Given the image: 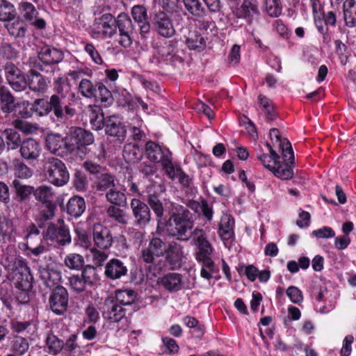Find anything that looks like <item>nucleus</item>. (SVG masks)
Here are the masks:
<instances>
[{
	"label": "nucleus",
	"instance_id": "obj_1",
	"mask_svg": "<svg viewBox=\"0 0 356 356\" xmlns=\"http://www.w3.org/2000/svg\"><path fill=\"white\" fill-rule=\"evenodd\" d=\"M147 205L152 210L156 220V233L161 234L165 231L176 239H187L188 231L193 228L195 216L186 207L179 203L169 202L165 210L168 215L164 216V206L161 196L156 193L147 195Z\"/></svg>",
	"mask_w": 356,
	"mask_h": 356
},
{
	"label": "nucleus",
	"instance_id": "obj_2",
	"mask_svg": "<svg viewBox=\"0 0 356 356\" xmlns=\"http://www.w3.org/2000/svg\"><path fill=\"white\" fill-rule=\"evenodd\" d=\"M45 263L38 264V274L43 284L51 289L49 296L48 305L56 315H63L67 310L69 293L66 288L60 284L62 275L57 264L51 257L45 256Z\"/></svg>",
	"mask_w": 356,
	"mask_h": 356
},
{
	"label": "nucleus",
	"instance_id": "obj_3",
	"mask_svg": "<svg viewBox=\"0 0 356 356\" xmlns=\"http://www.w3.org/2000/svg\"><path fill=\"white\" fill-rule=\"evenodd\" d=\"M192 229L193 228L188 231L187 239L178 240L188 241L192 238V243L196 246L195 259L199 264H202L201 277L209 280L213 274L218 271L211 258L213 248L207 239V233L203 229L196 227L193 231Z\"/></svg>",
	"mask_w": 356,
	"mask_h": 356
},
{
	"label": "nucleus",
	"instance_id": "obj_4",
	"mask_svg": "<svg viewBox=\"0 0 356 356\" xmlns=\"http://www.w3.org/2000/svg\"><path fill=\"white\" fill-rule=\"evenodd\" d=\"M10 262L8 268L11 271L10 276L15 288L21 291L30 292L33 289L34 277L27 261L19 256L13 257Z\"/></svg>",
	"mask_w": 356,
	"mask_h": 356
},
{
	"label": "nucleus",
	"instance_id": "obj_5",
	"mask_svg": "<svg viewBox=\"0 0 356 356\" xmlns=\"http://www.w3.org/2000/svg\"><path fill=\"white\" fill-rule=\"evenodd\" d=\"M78 89L83 97L94 98L104 107H108L113 103V93L102 81L92 82L90 79H82Z\"/></svg>",
	"mask_w": 356,
	"mask_h": 356
},
{
	"label": "nucleus",
	"instance_id": "obj_6",
	"mask_svg": "<svg viewBox=\"0 0 356 356\" xmlns=\"http://www.w3.org/2000/svg\"><path fill=\"white\" fill-rule=\"evenodd\" d=\"M38 57L40 62L35 58L30 59V67L51 74H54L56 65L63 60L64 55L61 50L44 45L39 51Z\"/></svg>",
	"mask_w": 356,
	"mask_h": 356
},
{
	"label": "nucleus",
	"instance_id": "obj_7",
	"mask_svg": "<svg viewBox=\"0 0 356 356\" xmlns=\"http://www.w3.org/2000/svg\"><path fill=\"white\" fill-rule=\"evenodd\" d=\"M44 174L47 180L57 187L66 185L70 180V173L65 163L55 157L47 159L44 164Z\"/></svg>",
	"mask_w": 356,
	"mask_h": 356
},
{
	"label": "nucleus",
	"instance_id": "obj_8",
	"mask_svg": "<svg viewBox=\"0 0 356 356\" xmlns=\"http://www.w3.org/2000/svg\"><path fill=\"white\" fill-rule=\"evenodd\" d=\"M99 281L97 269L92 265L86 266L81 274L72 275L69 278L71 289L76 293H81L93 288Z\"/></svg>",
	"mask_w": 356,
	"mask_h": 356
},
{
	"label": "nucleus",
	"instance_id": "obj_9",
	"mask_svg": "<svg viewBox=\"0 0 356 356\" xmlns=\"http://www.w3.org/2000/svg\"><path fill=\"white\" fill-rule=\"evenodd\" d=\"M43 238L58 246H65L72 241L70 228L65 224L63 219H58L56 224L48 223L46 229L43 232Z\"/></svg>",
	"mask_w": 356,
	"mask_h": 356
},
{
	"label": "nucleus",
	"instance_id": "obj_10",
	"mask_svg": "<svg viewBox=\"0 0 356 356\" xmlns=\"http://www.w3.org/2000/svg\"><path fill=\"white\" fill-rule=\"evenodd\" d=\"M163 266L170 270L180 269L185 263L184 247L176 241L168 243V247L163 254Z\"/></svg>",
	"mask_w": 356,
	"mask_h": 356
},
{
	"label": "nucleus",
	"instance_id": "obj_11",
	"mask_svg": "<svg viewBox=\"0 0 356 356\" xmlns=\"http://www.w3.org/2000/svg\"><path fill=\"white\" fill-rule=\"evenodd\" d=\"M51 112L58 122H63L74 116L76 109L64 97L52 95L49 97V113Z\"/></svg>",
	"mask_w": 356,
	"mask_h": 356
},
{
	"label": "nucleus",
	"instance_id": "obj_12",
	"mask_svg": "<svg viewBox=\"0 0 356 356\" xmlns=\"http://www.w3.org/2000/svg\"><path fill=\"white\" fill-rule=\"evenodd\" d=\"M117 29L120 33V39L118 42L124 48L129 47L132 43L134 34L136 33L135 26L130 17L122 13L116 18L115 31Z\"/></svg>",
	"mask_w": 356,
	"mask_h": 356
},
{
	"label": "nucleus",
	"instance_id": "obj_13",
	"mask_svg": "<svg viewBox=\"0 0 356 356\" xmlns=\"http://www.w3.org/2000/svg\"><path fill=\"white\" fill-rule=\"evenodd\" d=\"M130 208L133 225L145 229L152 219L149 206L138 198H133L130 202Z\"/></svg>",
	"mask_w": 356,
	"mask_h": 356
},
{
	"label": "nucleus",
	"instance_id": "obj_14",
	"mask_svg": "<svg viewBox=\"0 0 356 356\" xmlns=\"http://www.w3.org/2000/svg\"><path fill=\"white\" fill-rule=\"evenodd\" d=\"M4 75L8 83L15 91L22 92L27 88L26 76L14 63H6Z\"/></svg>",
	"mask_w": 356,
	"mask_h": 356
},
{
	"label": "nucleus",
	"instance_id": "obj_15",
	"mask_svg": "<svg viewBox=\"0 0 356 356\" xmlns=\"http://www.w3.org/2000/svg\"><path fill=\"white\" fill-rule=\"evenodd\" d=\"M93 134L84 129L78 127L72 133L70 143L72 152L76 151L77 153L86 154L87 147L94 143Z\"/></svg>",
	"mask_w": 356,
	"mask_h": 356
},
{
	"label": "nucleus",
	"instance_id": "obj_16",
	"mask_svg": "<svg viewBox=\"0 0 356 356\" xmlns=\"http://www.w3.org/2000/svg\"><path fill=\"white\" fill-rule=\"evenodd\" d=\"M168 243L158 236H152L150 238L147 248L142 250L141 257L146 264H153L155 257H161L163 256Z\"/></svg>",
	"mask_w": 356,
	"mask_h": 356
},
{
	"label": "nucleus",
	"instance_id": "obj_17",
	"mask_svg": "<svg viewBox=\"0 0 356 356\" xmlns=\"http://www.w3.org/2000/svg\"><path fill=\"white\" fill-rule=\"evenodd\" d=\"M45 143L47 149L56 155L63 156L67 153H72L69 138L59 134H48Z\"/></svg>",
	"mask_w": 356,
	"mask_h": 356
},
{
	"label": "nucleus",
	"instance_id": "obj_18",
	"mask_svg": "<svg viewBox=\"0 0 356 356\" xmlns=\"http://www.w3.org/2000/svg\"><path fill=\"white\" fill-rule=\"evenodd\" d=\"M152 24L156 33L163 38H170L175 35L172 20L164 11L159 10L154 14Z\"/></svg>",
	"mask_w": 356,
	"mask_h": 356
},
{
	"label": "nucleus",
	"instance_id": "obj_19",
	"mask_svg": "<svg viewBox=\"0 0 356 356\" xmlns=\"http://www.w3.org/2000/svg\"><path fill=\"white\" fill-rule=\"evenodd\" d=\"M104 131L108 136L113 138L119 144H122L127 136V127L116 115L108 116Z\"/></svg>",
	"mask_w": 356,
	"mask_h": 356
},
{
	"label": "nucleus",
	"instance_id": "obj_20",
	"mask_svg": "<svg viewBox=\"0 0 356 356\" xmlns=\"http://www.w3.org/2000/svg\"><path fill=\"white\" fill-rule=\"evenodd\" d=\"M100 310L104 318L113 322H119L126 315V309L114 298H106Z\"/></svg>",
	"mask_w": 356,
	"mask_h": 356
},
{
	"label": "nucleus",
	"instance_id": "obj_21",
	"mask_svg": "<svg viewBox=\"0 0 356 356\" xmlns=\"http://www.w3.org/2000/svg\"><path fill=\"white\" fill-rule=\"evenodd\" d=\"M92 241L94 245L101 250H108L113 243V236L109 228L95 223L92 227Z\"/></svg>",
	"mask_w": 356,
	"mask_h": 356
},
{
	"label": "nucleus",
	"instance_id": "obj_22",
	"mask_svg": "<svg viewBox=\"0 0 356 356\" xmlns=\"http://www.w3.org/2000/svg\"><path fill=\"white\" fill-rule=\"evenodd\" d=\"M60 210L65 212L70 217L78 218L82 216L86 211V202L83 197L79 195H73L64 204L62 200H58Z\"/></svg>",
	"mask_w": 356,
	"mask_h": 356
},
{
	"label": "nucleus",
	"instance_id": "obj_23",
	"mask_svg": "<svg viewBox=\"0 0 356 356\" xmlns=\"http://www.w3.org/2000/svg\"><path fill=\"white\" fill-rule=\"evenodd\" d=\"M145 154L151 162L156 163H162L164 159L171 157V154H172L168 148L152 140H149L145 143Z\"/></svg>",
	"mask_w": 356,
	"mask_h": 356
},
{
	"label": "nucleus",
	"instance_id": "obj_24",
	"mask_svg": "<svg viewBox=\"0 0 356 356\" xmlns=\"http://www.w3.org/2000/svg\"><path fill=\"white\" fill-rule=\"evenodd\" d=\"M127 264L120 259H111L105 265L104 275L109 280H120L127 276Z\"/></svg>",
	"mask_w": 356,
	"mask_h": 356
},
{
	"label": "nucleus",
	"instance_id": "obj_25",
	"mask_svg": "<svg viewBox=\"0 0 356 356\" xmlns=\"http://www.w3.org/2000/svg\"><path fill=\"white\" fill-rule=\"evenodd\" d=\"M41 152L42 147L40 143L32 138L23 140L19 147L21 156L29 162L38 160Z\"/></svg>",
	"mask_w": 356,
	"mask_h": 356
},
{
	"label": "nucleus",
	"instance_id": "obj_26",
	"mask_svg": "<svg viewBox=\"0 0 356 356\" xmlns=\"http://www.w3.org/2000/svg\"><path fill=\"white\" fill-rule=\"evenodd\" d=\"M116 18L111 13H106L95 20V26L103 38H111L115 34Z\"/></svg>",
	"mask_w": 356,
	"mask_h": 356
},
{
	"label": "nucleus",
	"instance_id": "obj_27",
	"mask_svg": "<svg viewBox=\"0 0 356 356\" xmlns=\"http://www.w3.org/2000/svg\"><path fill=\"white\" fill-rule=\"evenodd\" d=\"M22 15L24 20L38 29H44L47 23L43 18L38 17V12L35 6L30 2L21 3Z\"/></svg>",
	"mask_w": 356,
	"mask_h": 356
},
{
	"label": "nucleus",
	"instance_id": "obj_28",
	"mask_svg": "<svg viewBox=\"0 0 356 356\" xmlns=\"http://www.w3.org/2000/svg\"><path fill=\"white\" fill-rule=\"evenodd\" d=\"M11 191L13 200L18 203L29 201L34 192L33 186L24 184L16 178L12 181Z\"/></svg>",
	"mask_w": 356,
	"mask_h": 356
},
{
	"label": "nucleus",
	"instance_id": "obj_29",
	"mask_svg": "<svg viewBox=\"0 0 356 356\" xmlns=\"http://www.w3.org/2000/svg\"><path fill=\"white\" fill-rule=\"evenodd\" d=\"M234 218L232 215L228 213H224L220 218V222L218 224V234L220 238L225 242H229L232 240L234 236Z\"/></svg>",
	"mask_w": 356,
	"mask_h": 356
},
{
	"label": "nucleus",
	"instance_id": "obj_30",
	"mask_svg": "<svg viewBox=\"0 0 356 356\" xmlns=\"http://www.w3.org/2000/svg\"><path fill=\"white\" fill-rule=\"evenodd\" d=\"M26 83L29 89L38 94L45 92L47 88L46 79L35 69H31L27 72Z\"/></svg>",
	"mask_w": 356,
	"mask_h": 356
},
{
	"label": "nucleus",
	"instance_id": "obj_31",
	"mask_svg": "<svg viewBox=\"0 0 356 356\" xmlns=\"http://www.w3.org/2000/svg\"><path fill=\"white\" fill-rule=\"evenodd\" d=\"M267 146L272 154V156L274 159V165L272 168L271 172L277 177L282 179H289L293 177V172L292 168L288 165V163L282 164L279 161V155L272 148V147L267 143Z\"/></svg>",
	"mask_w": 356,
	"mask_h": 356
},
{
	"label": "nucleus",
	"instance_id": "obj_32",
	"mask_svg": "<svg viewBox=\"0 0 356 356\" xmlns=\"http://www.w3.org/2000/svg\"><path fill=\"white\" fill-rule=\"evenodd\" d=\"M10 350L12 353L8 355H15L16 356H23L29 350L30 344L27 337L18 334H11L9 337Z\"/></svg>",
	"mask_w": 356,
	"mask_h": 356
},
{
	"label": "nucleus",
	"instance_id": "obj_33",
	"mask_svg": "<svg viewBox=\"0 0 356 356\" xmlns=\"http://www.w3.org/2000/svg\"><path fill=\"white\" fill-rule=\"evenodd\" d=\"M64 340L59 338L52 331H49L44 339V348L50 355L56 356L62 353Z\"/></svg>",
	"mask_w": 356,
	"mask_h": 356
},
{
	"label": "nucleus",
	"instance_id": "obj_34",
	"mask_svg": "<svg viewBox=\"0 0 356 356\" xmlns=\"http://www.w3.org/2000/svg\"><path fill=\"white\" fill-rule=\"evenodd\" d=\"M185 10L192 17L203 19L208 15V10L200 0H182Z\"/></svg>",
	"mask_w": 356,
	"mask_h": 356
},
{
	"label": "nucleus",
	"instance_id": "obj_35",
	"mask_svg": "<svg viewBox=\"0 0 356 356\" xmlns=\"http://www.w3.org/2000/svg\"><path fill=\"white\" fill-rule=\"evenodd\" d=\"M62 354L64 356H81L83 355L81 347L78 343L77 334H70L64 340Z\"/></svg>",
	"mask_w": 356,
	"mask_h": 356
},
{
	"label": "nucleus",
	"instance_id": "obj_36",
	"mask_svg": "<svg viewBox=\"0 0 356 356\" xmlns=\"http://www.w3.org/2000/svg\"><path fill=\"white\" fill-rule=\"evenodd\" d=\"M113 97V101L115 100L118 106L125 108L128 111H134L136 107V102L125 89L114 92Z\"/></svg>",
	"mask_w": 356,
	"mask_h": 356
},
{
	"label": "nucleus",
	"instance_id": "obj_37",
	"mask_svg": "<svg viewBox=\"0 0 356 356\" xmlns=\"http://www.w3.org/2000/svg\"><path fill=\"white\" fill-rule=\"evenodd\" d=\"M122 156L128 163H136L143 157V151L137 143H129L124 146Z\"/></svg>",
	"mask_w": 356,
	"mask_h": 356
},
{
	"label": "nucleus",
	"instance_id": "obj_38",
	"mask_svg": "<svg viewBox=\"0 0 356 356\" xmlns=\"http://www.w3.org/2000/svg\"><path fill=\"white\" fill-rule=\"evenodd\" d=\"M1 110L3 113H13L16 107L15 99L8 88L2 86L0 87Z\"/></svg>",
	"mask_w": 356,
	"mask_h": 356
},
{
	"label": "nucleus",
	"instance_id": "obj_39",
	"mask_svg": "<svg viewBox=\"0 0 356 356\" xmlns=\"http://www.w3.org/2000/svg\"><path fill=\"white\" fill-rule=\"evenodd\" d=\"M89 118L91 128L93 130L99 131L103 129H105L106 121L108 119V116H104V114L99 106H94L90 108Z\"/></svg>",
	"mask_w": 356,
	"mask_h": 356
},
{
	"label": "nucleus",
	"instance_id": "obj_40",
	"mask_svg": "<svg viewBox=\"0 0 356 356\" xmlns=\"http://www.w3.org/2000/svg\"><path fill=\"white\" fill-rule=\"evenodd\" d=\"M161 285L168 291H178L182 289V275L177 273H169L161 280Z\"/></svg>",
	"mask_w": 356,
	"mask_h": 356
},
{
	"label": "nucleus",
	"instance_id": "obj_41",
	"mask_svg": "<svg viewBox=\"0 0 356 356\" xmlns=\"http://www.w3.org/2000/svg\"><path fill=\"white\" fill-rule=\"evenodd\" d=\"M6 151L15 150L20 147L23 140L21 134L15 129H6L3 131Z\"/></svg>",
	"mask_w": 356,
	"mask_h": 356
},
{
	"label": "nucleus",
	"instance_id": "obj_42",
	"mask_svg": "<svg viewBox=\"0 0 356 356\" xmlns=\"http://www.w3.org/2000/svg\"><path fill=\"white\" fill-rule=\"evenodd\" d=\"M186 44L189 49L200 52L206 48V40L200 32L191 31L186 37Z\"/></svg>",
	"mask_w": 356,
	"mask_h": 356
},
{
	"label": "nucleus",
	"instance_id": "obj_43",
	"mask_svg": "<svg viewBox=\"0 0 356 356\" xmlns=\"http://www.w3.org/2000/svg\"><path fill=\"white\" fill-rule=\"evenodd\" d=\"M343 18L349 27L356 26V2L355 0H346L343 3Z\"/></svg>",
	"mask_w": 356,
	"mask_h": 356
},
{
	"label": "nucleus",
	"instance_id": "obj_44",
	"mask_svg": "<svg viewBox=\"0 0 356 356\" xmlns=\"http://www.w3.org/2000/svg\"><path fill=\"white\" fill-rule=\"evenodd\" d=\"M6 24L9 34L15 38H23L26 35L27 31V25L24 20L17 19V20Z\"/></svg>",
	"mask_w": 356,
	"mask_h": 356
},
{
	"label": "nucleus",
	"instance_id": "obj_45",
	"mask_svg": "<svg viewBox=\"0 0 356 356\" xmlns=\"http://www.w3.org/2000/svg\"><path fill=\"white\" fill-rule=\"evenodd\" d=\"M161 6L163 9V11L165 12L166 13H175L174 18L175 21L182 20L183 16L186 15V13L179 10V0H162Z\"/></svg>",
	"mask_w": 356,
	"mask_h": 356
},
{
	"label": "nucleus",
	"instance_id": "obj_46",
	"mask_svg": "<svg viewBox=\"0 0 356 356\" xmlns=\"http://www.w3.org/2000/svg\"><path fill=\"white\" fill-rule=\"evenodd\" d=\"M246 277L252 282L258 278L261 282H266L270 277V271L268 269L259 271L253 265L246 266Z\"/></svg>",
	"mask_w": 356,
	"mask_h": 356
},
{
	"label": "nucleus",
	"instance_id": "obj_47",
	"mask_svg": "<svg viewBox=\"0 0 356 356\" xmlns=\"http://www.w3.org/2000/svg\"><path fill=\"white\" fill-rule=\"evenodd\" d=\"M136 298L137 293L133 289H127L116 291L114 299L121 305L127 306L134 303Z\"/></svg>",
	"mask_w": 356,
	"mask_h": 356
},
{
	"label": "nucleus",
	"instance_id": "obj_48",
	"mask_svg": "<svg viewBox=\"0 0 356 356\" xmlns=\"http://www.w3.org/2000/svg\"><path fill=\"white\" fill-rule=\"evenodd\" d=\"M97 191L99 192L108 191L115 187V177L109 173H102L97 176Z\"/></svg>",
	"mask_w": 356,
	"mask_h": 356
},
{
	"label": "nucleus",
	"instance_id": "obj_49",
	"mask_svg": "<svg viewBox=\"0 0 356 356\" xmlns=\"http://www.w3.org/2000/svg\"><path fill=\"white\" fill-rule=\"evenodd\" d=\"M260 11L257 0H246V22L249 24L257 23Z\"/></svg>",
	"mask_w": 356,
	"mask_h": 356
},
{
	"label": "nucleus",
	"instance_id": "obj_50",
	"mask_svg": "<svg viewBox=\"0 0 356 356\" xmlns=\"http://www.w3.org/2000/svg\"><path fill=\"white\" fill-rule=\"evenodd\" d=\"M15 15L16 10L14 5L7 0H0V21H12Z\"/></svg>",
	"mask_w": 356,
	"mask_h": 356
},
{
	"label": "nucleus",
	"instance_id": "obj_51",
	"mask_svg": "<svg viewBox=\"0 0 356 356\" xmlns=\"http://www.w3.org/2000/svg\"><path fill=\"white\" fill-rule=\"evenodd\" d=\"M106 198L108 202L113 204L112 206H117L119 207H124L127 206L126 195L117 190L115 187L106 193Z\"/></svg>",
	"mask_w": 356,
	"mask_h": 356
},
{
	"label": "nucleus",
	"instance_id": "obj_52",
	"mask_svg": "<svg viewBox=\"0 0 356 356\" xmlns=\"http://www.w3.org/2000/svg\"><path fill=\"white\" fill-rule=\"evenodd\" d=\"M33 191L32 195L37 201L41 203L53 199L54 195L53 188L47 185H40L36 188L33 186Z\"/></svg>",
	"mask_w": 356,
	"mask_h": 356
},
{
	"label": "nucleus",
	"instance_id": "obj_53",
	"mask_svg": "<svg viewBox=\"0 0 356 356\" xmlns=\"http://www.w3.org/2000/svg\"><path fill=\"white\" fill-rule=\"evenodd\" d=\"M54 90L56 92L55 95H60L66 98L71 90L68 79L63 76L57 78L54 83Z\"/></svg>",
	"mask_w": 356,
	"mask_h": 356
},
{
	"label": "nucleus",
	"instance_id": "obj_54",
	"mask_svg": "<svg viewBox=\"0 0 356 356\" xmlns=\"http://www.w3.org/2000/svg\"><path fill=\"white\" fill-rule=\"evenodd\" d=\"M163 170L166 176L172 181H174L179 174V169H182L179 165H174L172 162V154L161 163Z\"/></svg>",
	"mask_w": 356,
	"mask_h": 356
},
{
	"label": "nucleus",
	"instance_id": "obj_55",
	"mask_svg": "<svg viewBox=\"0 0 356 356\" xmlns=\"http://www.w3.org/2000/svg\"><path fill=\"white\" fill-rule=\"evenodd\" d=\"M14 174L16 177L28 179L33 175V170L19 159L13 161Z\"/></svg>",
	"mask_w": 356,
	"mask_h": 356
},
{
	"label": "nucleus",
	"instance_id": "obj_56",
	"mask_svg": "<svg viewBox=\"0 0 356 356\" xmlns=\"http://www.w3.org/2000/svg\"><path fill=\"white\" fill-rule=\"evenodd\" d=\"M76 243L85 248H92V242L88 232L83 228L77 227L74 230Z\"/></svg>",
	"mask_w": 356,
	"mask_h": 356
},
{
	"label": "nucleus",
	"instance_id": "obj_57",
	"mask_svg": "<svg viewBox=\"0 0 356 356\" xmlns=\"http://www.w3.org/2000/svg\"><path fill=\"white\" fill-rule=\"evenodd\" d=\"M65 264L67 267L73 270H81L84 266V258L82 255L76 253H70L66 255Z\"/></svg>",
	"mask_w": 356,
	"mask_h": 356
},
{
	"label": "nucleus",
	"instance_id": "obj_58",
	"mask_svg": "<svg viewBox=\"0 0 356 356\" xmlns=\"http://www.w3.org/2000/svg\"><path fill=\"white\" fill-rule=\"evenodd\" d=\"M31 104V109L38 116H47L49 114V99L44 98L36 99Z\"/></svg>",
	"mask_w": 356,
	"mask_h": 356
},
{
	"label": "nucleus",
	"instance_id": "obj_59",
	"mask_svg": "<svg viewBox=\"0 0 356 356\" xmlns=\"http://www.w3.org/2000/svg\"><path fill=\"white\" fill-rule=\"evenodd\" d=\"M265 10L270 17H277L282 15V6L280 0H264Z\"/></svg>",
	"mask_w": 356,
	"mask_h": 356
},
{
	"label": "nucleus",
	"instance_id": "obj_60",
	"mask_svg": "<svg viewBox=\"0 0 356 356\" xmlns=\"http://www.w3.org/2000/svg\"><path fill=\"white\" fill-rule=\"evenodd\" d=\"M14 230L15 227L12 220L3 213H0V235L3 237H10Z\"/></svg>",
	"mask_w": 356,
	"mask_h": 356
},
{
	"label": "nucleus",
	"instance_id": "obj_61",
	"mask_svg": "<svg viewBox=\"0 0 356 356\" xmlns=\"http://www.w3.org/2000/svg\"><path fill=\"white\" fill-rule=\"evenodd\" d=\"M72 184L77 191L83 192L86 191L88 180L85 173L81 170H76L72 179Z\"/></svg>",
	"mask_w": 356,
	"mask_h": 356
},
{
	"label": "nucleus",
	"instance_id": "obj_62",
	"mask_svg": "<svg viewBox=\"0 0 356 356\" xmlns=\"http://www.w3.org/2000/svg\"><path fill=\"white\" fill-rule=\"evenodd\" d=\"M108 216L113 218L118 223L127 224V217L124 210L117 206H109L107 209Z\"/></svg>",
	"mask_w": 356,
	"mask_h": 356
},
{
	"label": "nucleus",
	"instance_id": "obj_63",
	"mask_svg": "<svg viewBox=\"0 0 356 356\" xmlns=\"http://www.w3.org/2000/svg\"><path fill=\"white\" fill-rule=\"evenodd\" d=\"M42 204V210L41 211V216L44 220H48L51 219L55 216V211L56 209V204L53 201V199H51L48 201H46Z\"/></svg>",
	"mask_w": 356,
	"mask_h": 356
},
{
	"label": "nucleus",
	"instance_id": "obj_64",
	"mask_svg": "<svg viewBox=\"0 0 356 356\" xmlns=\"http://www.w3.org/2000/svg\"><path fill=\"white\" fill-rule=\"evenodd\" d=\"M131 15L137 24L147 19V9L143 5L134 6L131 9Z\"/></svg>",
	"mask_w": 356,
	"mask_h": 356
}]
</instances>
